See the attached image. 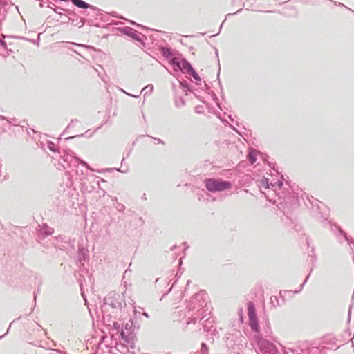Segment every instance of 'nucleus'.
Here are the masks:
<instances>
[{
  "instance_id": "28",
  "label": "nucleus",
  "mask_w": 354,
  "mask_h": 354,
  "mask_svg": "<svg viewBox=\"0 0 354 354\" xmlns=\"http://www.w3.org/2000/svg\"><path fill=\"white\" fill-rule=\"evenodd\" d=\"M199 107H196V112H199L200 111V109H198Z\"/></svg>"
},
{
  "instance_id": "26",
  "label": "nucleus",
  "mask_w": 354,
  "mask_h": 354,
  "mask_svg": "<svg viewBox=\"0 0 354 354\" xmlns=\"http://www.w3.org/2000/svg\"><path fill=\"white\" fill-rule=\"evenodd\" d=\"M143 315L145 316L147 318L149 317V315L147 313H144Z\"/></svg>"
},
{
  "instance_id": "8",
  "label": "nucleus",
  "mask_w": 354,
  "mask_h": 354,
  "mask_svg": "<svg viewBox=\"0 0 354 354\" xmlns=\"http://www.w3.org/2000/svg\"><path fill=\"white\" fill-rule=\"evenodd\" d=\"M178 66L181 70L187 71V72H189L192 69H193L192 65L187 60H182L178 64Z\"/></svg>"
},
{
  "instance_id": "29",
  "label": "nucleus",
  "mask_w": 354,
  "mask_h": 354,
  "mask_svg": "<svg viewBox=\"0 0 354 354\" xmlns=\"http://www.w3.org/2000/svg\"><path fill=\"white\" fill-rule=\"evenodd\" d=\"M120 208H122V209H123L124 208V206L122 205V206H120Z\"/></svg>"
},
{
  "instance_id": "18",
  "label": "nucleus",
  "mask_w": 354,
  "mask_h": 354,
  "mask_svg": "<svg viewBox=\"0 0 354 354\" xmlns=\"http://www.w3.org/2000/svg\"><path fill=\"white\" fill-rule=\"evenodd\" d=\"M113 327L114 329H115L118 332H120L121 331L120 330V324L118 323V322H114L113 323Z\"/></svg>"
},
{
  "instance_id": "30",
  "label": "nucleus",
  "mask_w": 354,
  "mask_h": 354,
  "mask_svg": "<svg viewBox=\"0 0 354 354\" xmlns=\"http://www.w3.org/2000/svg\"><path fill=\"white\" fill-rule=\"evenodd\" d=\"M120 208H122V209H123L124 208V206L122 205V206H120Z\"/></svg>"
},
{
  "instance_id": "23",
  "label": "nucleus",
  "mask_w": 354,
  "mask_h": 354,
  "mask_svg": "<svg viewBox=\"0 0 354 354\" xmlns=\"http://www.w3.org/2000/svg\"><path fill=\"white\" fill-rule=\"evenodd\" d=\"M277 183L278 184V186L279 187H281L282 186V185H283L282 181H280V180H278Z\"/></svg>"
},
{
  "instance_id": "32",
  "label": "nucleus",
  "mask_w": 354,
  "mask_h": 354,
  "mask_svg": "<svg viewBox=\"0 0 354 354\" xmlns=\"http://www.w3.org/2000/svg\"><path fill=\"white\" fill-rule=\"evenodd\" d=\"M162 50H163L164 53L165 54V49L162 48Z\"/></svg>"
},
{
  "instance_id": "24",
  "label": "nucleus",
  "mask_w": 354,
  "mask_h": 354,
  "mask_svg": "<svg viewBox=\"0 0 354 354\" xmlns=\"http://www.w3.org/2000/svg\"><path fill=\"white\" fill-rule=\"evenodd\" d=\"M200 296H201V295H200V294L196 295H195V297H194V298L193 299V300L197 299H198V297H199Z\"/></svg>"
},
{
  "instance_id": "16",
  "label": "nucleus",
  "mask_w": 354,
  "mask_h": 354,
  "mask_svg": "<svg viewBox=\"0 0 354 354\" xmlns=\"http://www.w3.org/2000/svg\"><path fill=\"white\" fill-rule=\"evenodd\" d=\"M248 158L250 164L253 165L257 160L256 157H255V153L253 151H250L248 154Z\"/></svg>"
},
{
  "instance_id": "13",
  "label": "nucleus",
  "mask_w": 354,
  "mask_h": 354,
  "mask_svg": "<svg viewBox=\"0 0 354 354\" xmlns=\"http://www.w3.org/2000/svg\"><path fill=\"white\" fill-rule=\"evenodd\" d=\"M188 73L192 76V77L196 80V83L199 84L200 82H201V79L200 78L199 75H198V73L195 71V70L193 68L189 72H188Z\"/></svg>"
},
{
  "instance_id": "25",
  "label": "nucleus",
  "mask_w": 354,
  "mask_h": 354,
  "mask_svg": "<svg viewBox=\"0 0 354 354\" xmlns=\"http://www.w3.org/2000/svg\"><path fill=\"white\" fill-rule=\"evenodd\" d=\"M81 290H82V295L84 297V292H82V284L80 283Z\"/></svg>"
},
{
  "instance_id": "19",
  "label": "nucleus",
  "mask_w": 354,
  "mask_h": 354,
  "mask_svg": "<svg viewBox=\"0 0 354 354\" xmlns=\"http://www.w3.org/2000/svg\"><path fill=\"white\" fill-rule=\"evenodd\" d=\"M339 232L342 234L344 235V236L345 237V239L350 243H353L354 244V241L351 239L350 241V239H348V237L346 236V233L344 232L341 229H339Z\"/></svg>"
},
{
  "instance_id": "33",
  "label": "nucleus",
  "mask_w": 354,
  "mask_h": 354,
  "mask_svg": "<svg viewBox=\"0 0 354 354\" xmlns=\"http://www.w3.org/2000/svg\"><path fill=\"white\" fill-rule=\"evenodd\" d=\"M284 354H287V353H284Z\"/></svg>"
},
{
  "instance_id": "17",
  "label": "nucleus",
  "mask_w": 354,
  "mask_h": 354,
  "mask_svg": "<svg viewBox=\"0 0 354 354\" xmlns=\"http://www.w3.org/2000/svg\"><path fill=\"white\" fill-rule=\"evenodd\" d=\"M201 352H202V354H207V353H208L207 346H206V344L205 343H203L201 344Z\"/></svg>"
},
{
  "instance_id": "22",
  "label": "nucleus",
  "mask_w": 354,
  "mask_h": 354,
  "mask_svg": "<svg viewBox=\"0 0 354 354\" xmlns=\"http://www.w3.org/2000/svg\"><path fill=\"white\" fill-rule=\"evenodd\" d=\"M277 301V297H275V296H272L270 297V301L271 303H274V301Z\"/></svg>"
},
{
  "instance_id": "20",
  "label": "nucleus",
  "mask_w": 354,
  "mask_h": 354,
  "mask_svg": "<svg viewBox=\"0 0 354 354\" xmlns=\"http://www.w3.org/2000/svg\"><path fill=\"white\" fill-rule=\"evenodd\" d=\"M48 148L53 151H55V145L53 143V142H49L48 143Z\"/></svg>"
},
{
  "instance_id": "31",
  "label": "nucleus",
  "mask_w": 354,
  "mask_h": 354,
  "mask_svg": "<svg viewBox=\"0 0 354 354\" xmlns=\"http://www.w3.org/2000/svg\"><path fill=\"white\" fill-rule=\"evenodd\" d=\"M158 141L159 142L163 143V142H162V141H160V139H158Z\"/></svg>"
},
{
  "instance_id": "27",
  "label": "nucleus",
  "mask_w": 354,
  "mask_h": 354,
  "mask_svg": "<svg viewBox=\"0 0 354 354\" xmlns=\"http://www.w3.org/2000/svg\"><path fill=\"white\" fill-rule=\"evenodd\" d=\"M199 107H196V112H199L200 111V109H198Z\"/></svg>"
},
{
  "instance_id": "11",
  "label": "nucleus",
  "mask_w": 354,
  "mask_h": 354,
  "mask_svg": "<svg viewBox=\"0 0 354 354\" xmlns=\"http://www.w3.org/2000/svg\"><path fill=\"white\" fill-rule=\"evenodd\" d=\"M260 187L263 189H269L270 186L272 187V189L275 186L272 183H269V180L267 178H263L261 179L260 182Z\"/></svg>"
},
{
  "instance_id": "4",
  "label": "nucleus",
  "mask_w": 354,
  "mask_h": 354,
  "mask_svg": "<svg viewBox=\"0 0 354 354\" xmlns=\"http://www.w3.org/2000/svg\"><path fill=\"white\" fill-rule=\"evenodd\" d=\"M63 161L65 162H67L68 164V166L71 164L73 161L75 162V163H80L82 165L84 166L88 169L91 170V167L84 160H80L77 157L75 156V153L72 151H65L64 154L62 156Z\"/></svg>"
},
{
  "instance_id": "9",
  "label": "nucleus",
  "mask_w": 354,
  "mask_h": 354,
  "mask_svg": "<svg viewBox=\"0 0 354 354\" xmlns=\"http://www.w3.org/2000/svg\"><path fill=\"white\" fill-rule=\"evenodd\" d=\"M250 322V326L252 331L255 332L257 334H259V322L257 320V318H254L252 319H249Z\"/></svg>"
},
{
  "instance_id": "12",
  "label": "nucleus",
  "mask_w": 354,
  "mask_h": 354,
  "mask_svg": "<svg viewBox=\"0 0 354 354\" xmlns=\"http://www.w3.org/2000/svg\"><path fill=\"white\" fill-rule=\"evenodd\" d=\"M71 1L74 5L80 8L86 9L91 7L89 4H88L82 0H71Z\"/></svg>"
},
{
  "instance_id": "10",
  "label": "nucleus",
  "mask_w": 354,
  "mask_h": 354,
  "mask_svg": "<svg viewBox=\"0 0 354 354\" xmlns=\"http://www.w3.org/2000/svg\"><path fill=\"white\" fill-rule=\"evenodd\" d=\"M248 311L249 319L257 318L256 310L252 303H249Z\"/></svg>"
},
{
  "instance_id": "3",
  "label": "nucleus",
  "mask_w": 354,
  "mask_h": 354,
  "mask_svg": "<svg viewBox=\"0 0 354 354\" xmlns=\"http://www.w3.org/2000/svg\"><path fill=\"white\" fill-rule=\"evenodd\" d=\"M254 338L257 345L263 353H271L274 351V345L270 342L262 338L259 334H256L254 335Z\"/></svg>"
},
{
  "instance_id": "15",
  "label": "nucleus",
  "mask_w": 354,
  "mask_h": 354,
  "mask_svg": "<svg viewBox=\"0 0 354 354\" xmlns=\"http://www.w3.org/2000/svg\"><path fill=\"white\" fill-rule=\"evenodd\" d=\"M153 90V86L152 84H149L146 86L142 90V92L144 93V96H145L147 94H150L152 93Z\"/></svg>"
},
{
  "instance_id": "14",
  "label": "nucleus",
  "mask_w": 354,
  "mask_h": 354,
  "mask_svg": "<svg viewBox=\"0 0 354 354\" xmlns=\"http://www.w3.org/2000/svg\"><path fill=\"white\" fill-rule=\"evenodd\" d=\"M54 230L53 228L48 227L47 225H44L41 229V232L44 234L45 235H50L53 233Z\"/></svg>"
},
{
  "instance_id": "21",
  "label": "nucleus",
  "mask_w": 354,
  "mask_h": 354,
  "mask_svg": "<svg viewBox=\"0 0 354 354\" xmlns=\"http://www.w3.org/2000/svg\"><path fill=\"white\" fill-rule=\"evenodd\" d=\"M0 46L3 47V48H7V44L6 41L0 39Z\"/></svg>"
},
{
  "instance_id": "2",
  "label": "nucleus",
  "mask_w": 354,
  "mask_h": 354,
  "mask_svg": "<svg viewBox=\"0 0 354 354\" xmlns=\"http://www.w3.org/2000/svg\"><path fill=\"white\" fill-rule=\"evenodd\" d=\"M132 324L133 322L131 320H129V322L125 324L124 330L122 329L120 331L121 338L124 343L127 344L126 347L127 348H134L136 335L133 332V330H131Z\"/></svg>"
},
{
  "instance_id": "6",
  "label": "nucleus",
  "mask_w": 354,
  "mask_h": 354,
  "mask_svg": "<svg viewBox=\"0 0 354 354\" xmlns=\"http://www.w3.org/2000/svg\"><path fill=\"white\" fill-rule=\"evenodd\" d=\"M122 31L124 35L131 37L134 40L140 41V42L142 41L140 35L135 30H133L129 27H126V28H124Z\"/></svg>"
},
{
  "instance_id": "7",
  "label": "nucleus",
  "mask_w": 354,
  "mask_h": 354,
  "mask_svg": "<svg viewBox=\"0 0 354 354\" xmlns=\"http://www.w3.org/2000/svg\"><path fill=\"white\" fill-rule=\"evenodd\" d=\"M213 322H214V320L212 319H211L210 317H208L203 324L204 330L206 332H212V333L213 334L214 332L216 331L215 329L212 330V328H213Z\"/></svg>"
},
{
  "instance_id": "5",
  "label": "nucleus",
  "mask_w": 354,
  "mask_h": 354,
  "mask_svg": "<svg viewBox=\"0 0 354 354\" xmlns=\"http://www.w3.org/2000/svg\"><path fill=\"white\" fill-rule=\"evenodd\" d=\"M207 310H204L203 308H198L197 311L195 313V315H192V317H189L187 321V324L189 325L190 324H196L197 322L201 321L207 316Z\"/></svg>"
},
{
  "instance_id": "1",
  "label": "nucleus",
  "mask_w": 354,
  "mask_h": 354,
  "mask_svg": "<svg viewBox=\"0 0 354 354\" xmlns=\"http://www.w3.org/2000/svg\"><path fill=\"white\" fill-rule=\"evenodd\" d=\"M205 187L209 192H221L230 189L232 184L221 179L209 178L205 180Z\"/></svg>"
}]
</instances>
